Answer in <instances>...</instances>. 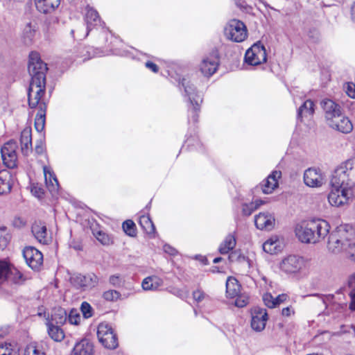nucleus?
<instances>
[{
  "label": "nucleus",
  "instance_id": "nucleus-1",
  "mask_svg": "<svg viewBox=\"0 0 355 355\" xmlns=\"http://www.w3.org/2000/svg\"><path fill=\"white\" fill-rule=\"evenodd\" d=\"M46 64L40 58V54L32 51L29 54L28 70L31 80L28 91V104L31 108L40 105V110L35 119V127L38 132L44 128L45 104H40V99L44 94L46 85Z\"/></svg>",
  "mask_w": 355,
  "mask_h": 355
},
{
  "label": "nucleus",
  "instance_id": "nucleus-2",
  "mask_svg": "<svg viewBox=\"0 0 355 355\" xmlns=\"http://www.w3.org/2000/svg\"><path fill=\"white\" fill-rule=\"evenodd\" d=\"M329 227L326 220L314 219L298 224L295 232L302 243H316L328 234Z\"/></svg>",
  "mask_w": 355,
  "mask_h": 355
},
{
  "label": "nucleus",
  "instance_id": "nucleus-3",
  "mask_svg": "<svg viewBox=\"0 0 355 355\" xmlns=\"http://www.w3.org/2000/svg\"><path fill=\"white\" fill-rule=\"evenodd\" d=\"M333 183L336 185L355 187V157L341 163L334 171Z\"/></svg>",
  "mask_w": 355,
  "mask_h": 355
},
{
  "label": "nucleus",
  "instance_id": "nucleus-4",
  "mask_svg": "<svg viewBox=\"0 0 355 355\" xmlns=\"http://www.w3.org/2000/svg\"><path fill=\"white\" fill-rule=\"evenodd\" d=\"M179 85H181L184 91V97L188 101L191 106H193V121L197 120L196 110H200V103L202 102V94L196 91L194 85L187 78L179 77L177 80Z\"/></svg>",
  "mask_w": 355,
  "mask_h": 355
},
{
  "label": "nucleus",
  "instance_id": "nucleus-5",
  "mask_svg": "<svg viewBox=\"0 0 355 355\" xmlns=\"http://www.w3.org/2000/svg\"><path fill=\"white\" fill-rule=\"evenodd\" d=\"M331 191L328 195V201L331 206L340 207L348 202L352 196V187L347 185H336L333 183V177L330 180Z\"/></svg>",
  "mask_w": 355,
  "mask_h": 355
},
{
  "label": "nucleus",
  "instance_id": "nucleus-6",
  "mask_svg": "<svg viewBox=\"0 0 355 355\" xmlns=\"http://www.w3.org/2000/svg\"><path fill=\"white\" fill-rule=\"evenodd\" d=\"M225 37L234 42H241L248 37V30L245 24L236 19L230 20L225 26Z\"/></svg>",
  "mask_w": 355,
  "mask_h": 355
},
{
  "label": "nucleus",
  "instance_id": "nucleus-7",
  "mask_svg": "<svg viewBox=\"0 0 355 355\" xmlns=\"http://www.w3.org/2000/svg\"><path fill=\"white\" fill-rule=\"evenodd\" d=\"M306 265V261L303 257L289 254L282 259L279 264V268L281 271L287 275H295L305 269Z\"/></svg>",
  "mask_w": 355,
  "mask_h": 355
},
{
  "label": "nucleus",
  "instance_id": "nucleus-8",
  "mask_svg": "<svg viewBox=\"0 0 355 355\" xmlns=\"http://www.w3.org/2000/svg\"><path fill=\"white\" fill-rule=\"evenodd\" d=\"M345 234L346 231L343 227H339L336 231L332 232L328 239V250L334 254L341 252H346L347 243L350 242V240L346 238Z\"/></svg>",
  "mask_w": 355,
  "mask_h": 355
},
{
  "label": "nucleus",
  "instance_id": "nucleus-9",
  "mask_svg": "<svg viewBox=\"0 0 355 355\" xmlns=\"http://www.w3.org/2000/svg\"><path fill=\"white\" fill-rule=\"evenodd\" d=\"M244 60L248 64L252 66H257L266 62L267 54L265 46L261 42L254 43L246 51Z\"/></svg>",
  "mask_w": 355,
  "mask_h": 355
},
{
  "label": "nucleus",
  "instance_id": "nucleus-10",
  "mask_svg": "<svg viewBox=\"0 0 355 355\" xmlns=\"http://www.w3.org/2000/svg\"><path fill=\"white\" fill-rule=\"evenodd\" d=\"M97 336L102 345L108 349H115L118 346L117 338L109 324L101 323L97 329Z\"/></svg>",
  "mask_w": 355,
  "mask_h": 355
},
{
  "label": "nucleus",
  "instance_id": "nucleus-11",
  "mask_svg": "<svg viewBox=\"0 0 355 355\" xmlns=\"http://www.w3.org/2000/svg\"><path fill=\"white\" fill-rule=\"evenodd\" d=\"M98 277L93 273L86 275L78 274L71 278V284L78 289L83 291H89L96 287L98 284Z\"/></svg>",
  "mask_w": 355,
  "mask_h": 355
},
{
  "label": "nucleus",
  "instance_id": "nucleus-12",
  "mask_svg": "<svg viewBox=\"0 0 355 355\" xmlns=\"http://www.w3.org/2000/svg\"><path fill=\"white\" fill-rule=\"evenodd\" d=\"M17 148L15 141H9L1 149L3 162L9 168H14L17 165Z\"/></svg>",
  "mask_w": 355,
  "mask_h": 355
},
{
  "label": "nucleus",
  "instance_id": "nucleus-13",
  "mask_svg": "<svg viewBox=\"0 0 355 355\" xmlns=\"http://www.w3.org/2000/svg\"><path fill=\"white\" fill-rule=\"evenodd\" d=\"M23 257L27 265L33 270H39L43 263L42 252L34 247H26L23 250Z\"/></svg>",
  "mask_w": 355,
  "mask_h": 355
},
{
  "label": "nucleus",
  "instance_id": "nucleus-14",
  "mask_svg": "<svg viewBox=\"0 0 355 355\" xmlns=\"http://www.w3.org/2000/svg\"><path fill=\"white\" fill-rule=\"evenodd\" d=\"M304 182L309 187H320L325 182V177L320 168H309L304 173Z\"/></svg>",
  "mask_w": 355,
  "mask_h": 355
},
{
  "label": "nucleus",
  "instance_id": "nucleus-15",
  "mask_svg": "<svg viewBox=\"0 0 355 355\" xmlns=\"http://www.w3.org/2000/svg\"><path fill=\"white\" fill-rule=\"evenodd\" d=\"M219 65V57L216 51H213L202 60L200 69L202 73L207 77L212 76Z\"/></svg>",
  "mask_w": 355,
  "mask_h": 355
},
{
  "label": "nucleus",
  "instance_id": "nucleus-16",
  "mask_svg": "<svg viewBox=\"0 0 355 355\" xmlns=\"http://www.w3.org/2000/svg\"><path fill=\"white\" fill-rule=\"evenodd\" d=\"M321 106L324 112L327 123L334 122V119L342 114L340 105L331 99L325 98L322 101Z\"/></svg>",
  "mask_w": 355,
  "mask_h": 355
},
{
  "label": "nucleus",
  "instance_id": "nucleus-17",
  "mask_svg": "<svg viewBox=\"0 0 355 355\" xmlns=\"http://www.w3.org/2000/svg\"><path fill=\"white\" fill-rule=\"evenodd\" d=\"M257 228L261 230H272L275 227V218L272 214L268 211L260 212L254 217Z\"/></svg>",
  "mask_w": 355,
  "mask_h": 355
},
{
  "label": "nucleus",
  "instance_id": "nucleus-18",
  "mask_svg": "<svg viewBox=\"0 0 355 355\" xmlns=\"http://www.w3.org/2000/svg\"><path fill=\"white\" fill-rule=\"evenodd\" d=\"M268 313L266 309L255 308L252 312L251 327L256 331H261L265 329Z\"/></svg>",
  "mask_w": 355,
  "mask_h": 355
},
{
  "label": "nucleus",
  "instance_id": "nucleus-19",
  "mask_svg": "<svg viewBox=\"0 0 355 355\" xmlns=\"http://www.w3.org/2000/svg\"><path fill=\"white\" fill-rule=\"evenodd\" d=\"M282 177L280 171H273L265 180L260 184L261 191L265 194H270L279 186V180Z\"/></svg>",
  "mask_w": 355,
  "mask_h": 355
},
{
  "label": "nucleus",
  "instance_id": "nucleus-20",
  "mask_svg": "<svg viewBox=\"0 0 355 355\" xmlns=\"http://www.w3.org/2000/svg\"><path fill=\"white\" fill-rule=\"evenodd\" d=\"M328 125L342 133L347 134L353 130V124L348 117L343 113L334 119V122H329Z\"/></svg>",
  "mask_w": 355,
  "mask_h": 355
},
{
  "label": "nucleus",
  "instance_id": "nucleus-21",
  "mask_svg": "<svg viewBox=\"0 0 355 355\" xmlns=\"http://www.w3.org/2000/svg\"><path fill=\"white\" fill-rule=\"evenodd\" d=\"M31 232L37 241L40 243L47 244L51 240L46 226L42 221H35L32 225Z\"/></svg>",
  "mask_w": 355,
  "mask_h": 355
},
{
  "label": "nucleus",
  "instance_id": "nucleus-22",
  "mask_svg": "<svg viewBox=\"0 0 355 355\" xmlns=\"http://www.w3.org/2000/svg\"><path fill=\"white\" fill-rule=\"evenodd\" d=\"M85 21L87 23V33L84 37H87L92 27L102 26L104 23L101 21L98 12L92 7L87 6L86 8Z\"/></svg>",
  "mask_w": 355,
  "mask_h": 355
},
{
  "label": "nucleus",
  "instance_id": "nucleus-23",
  "mask_svg": "<svg viewBox=\"0 0 355 355\" xmlns=\"http://www.w3.org/2000/svg\"><path fill=\"white\" fill-rule=\"evenodd\" d=\"M43 170L45 182L48 189L52 193V195L56 194L58 192L60 186L55 175L48 166H44Z\"/></svg>",
  "mask_w": 355,
  "mask_h": 355
},
{
  "label": "nucleus",
  "instance_id": "nucleus-24",
  "mask_svg": "<svg viewBox=\"0 0 355 355\" xmlns=\"http://www.w3.org/2000/svg\"><path fill=\"white\" fill-rule=\"evenodd\" d=\"M37 10L42 13L53 12L60 4V0H34Z\"/></svg>",
  "mask_w": 355,
  "mask_h": 355
},
{
  "label": "nucleus",
  "instance_id": "nucleus-25",
  "mask_svg": "<svg viewBox=\"0 0 355 355\" xmlns=\"http://www.w3.org/2000/svg\"><path fill=\"white\" fill-rule=\"evenodd\" d=\"M93 352L92 343L87 339H83L75 345L71 355H92Z\"/></svg>",
  "mask_w": 355,
  "mask_h": 355
},
{
  "label": "nucleus",
  "instance_id": "nucleus-26",
  "mask_svg": "<svg viewBox=\"0 0 355 355\" xmlns=\"http://www.w3.org/2000/svg\"><path fill=\"white\" fill-rule=\"evenodd\" d=\"M21 150L23 155H28L32 152L31 129L25 128L22 130L20 137Z\"/></svg>",
  "mask_w": 355,
  "mask_h": 355
},
{
  "label": "nucleus",
  "instance_id": "nucleus-27",
  "mask_svg": "<svg viewBox=\"0 0 355 355\" xmlns=\"http://www.w3.org/2000/svg\"><path fill=\"white\" fill-rule=\"evenodd\" d=\"M67 320V311L61 308H55L52 311L51 318H47L46 323H52L53 324L62 325Z\"/></svg>",
  "mask_w": 355,
  "mask_h": 355
},
{
  "label": "nucleus",
  "instance_id": "nucleus-28",
  "mask_svg": "<svg viewBox=\"0 0 355 355\" xmlns=\"http://www.w3.org/2000/svg\"><path fill=\"white\" fill-rule=\"evenodd\" d=\"M236 244L235 233L228 234L219 245L218 251L221 254H228L234 250Z\"/></svg>",
  "mask_w": 355,
  "mask_h": 355
},
{
  "label": "nucleus",
  "instance_id": "nucleus-29",
  "mask_svg": "<svg viewBox=\"0 0 355 355\" xmlns=\"http://www.w3.org/2000/svg\"><path fill=\"white\" fill-rule=\"evenodd\" d=\"M163 283L162 278L156 275H152L144 279L141 286L144 291H156L163 285Z\"/></svg>",
  "mask_w": 355,
  "mask_h": 355
},
{
  "label": "nucleus",
  "instance_id": "nucleus-30",
  "mask_svg": "<svg viewBox=\"0 0 355 355\" xmlns=\"http://www.w3.org/2000/svg\"><path fill=\"white\" fill-rule=\"evenodd\" d=\"M241 285L236 279L232 277L227 278L226 281V294L230 298H234L240 293Z\"/></svg>",
  "mask_w": 355,
  "mask_h": 355
},
{
  "label": "nucleus",
  "instance_id": "nucleus-31",
  "mask_svg": "<svg viewBox=\"0 0 355 355\" xmlns=\"http://www.w3.org/2000/svg\"><path fill=\"white\" fill-rule=\"evenodd\" d=\"M314 113V103L311 100H306L304 103L299 107L297 110V119H300L301 121L304 118H310Z\"/></svg>",
  "mask_w": 355,
  "mask_h": 355
},
{
  "label": "nucleus",
  "instance_id": "nucleus-32",
  "mask_svg": "<svg viewBox=\"0 0 355 355\" xmlns=\"http://www.w3.org/2000/svg\"><path fill=\"white\" fill-rule=\"evenodd\" d=\"M47 332L50 338L55 342H61L64 338V333L61 325L46 323Z\"/></svg>",
  "mask_w": 355,
  "mask_h": 355
},
{
  "label": "nucleus",
  "instance_id": "nucleus-33",
  "mask_svg": "<svg viewBox=\"0 0 355 355\" xmlns=\"http://www.w3.org/2000/svg\"><path fill=\"white\" fill-rule=\"evenodd\" d=\"M139 223L143 230L148 235L155 236V227L148 215L143 214L139 218Z\"/></svg>",
  "mask_w": 355,
  "mask_h": 355
},
{
  "label": "nucleus",
  "instance_id": "nucleus-34",
  "mask_svg": "<svg viewBox=\"0 0 355 355\" xmlns=\"http://www.w3.org/2000/svg\"><path fill=\"white\" fill-rule=\"evenodd\" d=\"M263 250L271 254L277 253L279 250V239L276 236L268 239L263 243Z\"/></svg>",
  "mask_w": 355,
  "mask_h": 355
},
{
  "label": "nucleus",
  "instance_id": "nucleus-35",
  "mask_svg": "<svg viewBox=\"0 0 355 355\" xmlns=\"http://www.w3.org/2000/svg\"><path fill=\"white\" fill-rule=\"evenodd\" d=\"M0 355H20L17 345L10 343H0Z\"/></svg>",
  "mask_w": 355,
  "mask_h": 355
},
{
  "label": "nucleus",
  "instance_id": "nucleus-36",
  "mask_svg": "<svg viewBox=\"0 0 355 355\" xmlns=\"http://www.w3.org/2000/svg\"><path fill=\"white\" fill-rule=\"evenodd\" d=\"M10 176L6 173H0V194L6 193L10 191L12 184Z\"/></svg>",
  "mask_w": 355,
  "mask_h": 355
},
{
  "label": "nucleus",
  "instance_id": "nucleus-37",
  "mask_svg": "<svg viewBox=\"0 0 355 355\" xmlns=\"http://www.w3.org/2000/svg\"><path fill=\"white\" fill-rule=\"evenodd\" d=\"M37 28V27L35 22L27 23L23 30V35L24 38L28 42H31L35 35Z\"/></svg>",
  "mask_w": 355,
  "mask_h": 355
},
{
  "label": "nucleus",
  "instance_id": "nucleus-38",
  "mask_svg": "<svg viewBox=\"0 0 355 355\" xmlns=\"http://www.w3.org/2000/svg\"><path fill=\"white\" fill-rule=\"evenodd\" d=\"M193 298L198 304L203 302L208 303L211 301V297L201 289H197L193 292Z\"/></svg>",
  "mask_w": 355,
  "mask_h": 355
},
{
  "label": "nucleus",
  "instance_id": "nucleus-39",
  "mask_svg": "<svg viewBox=\"0 0 355 355\" xmlns=\"http://www.w3.org/2000/svg\"><path fill=\"white\" fill-rule=\"evenodd\" d=\"M122 227L125 233L130 236H135L137 234L136 227L134 222L127 220L123 223Z\"/></svg>",
  "mask_w": 355,
  "mask_h": 355
},
{
  "label": "nucleus",
  "instance_id": "nucleus-40",
  "mask_svg": "<svg viewBox=\"0 0 355 355\" xmlns=\"http://www.w3.org/2000/svg\"><path fill=\"white\" fill-rule=\"evenodd\" d=\"M93 234L103 245H110L112 242L111 237L102 230L94 231Z\"/></svg>",
  "mask_w": 355,
  "mask_h": 355
},
{
  "label": "nucleus",
  "instance_id": "nucleus-41",
  "mask_svg": "<svg viewBox=\"0 0 355 355\" xmlns=\"http://www.w3.org/2000/svg\"><path fill=\"white\" fill-rule=\"evenodd\" d=\"M9 270V264L5 261H0V284L3 283L8 278Z\"/></svg>",
  "mask_w": 355,
  "mask_h": 355
},
{
  "label": "nucleus",
  "instance_id": "nucleus-42",
  "mask_svg": "<svg viewBox=\"0 0 355 355\" xmlns=\"http://www.w3.org/2000/svg\"><path fill=\"white\" fill-rule=\"evenodd\" d=\"M8 278L12 279L15 284H19L23 278L22 273L16 268H10L8 272Z\"/></svg>",
  "mask_w": 355,
  "mask_h": 355
},
{
  "label": "nucleus",
  "instance_id": "nucleus-43",
  "mask_svg": "<svg viewBox=\"0 0 355 355\" xmlns=\"http://www.w3.org/2000/svg\"><path fill=\"white\" fill-rule=\"evenodd\" d=\"M67 320L71 324H78L80 320V315L78 310L71 309L67 315Z\"/></svg>",
  "mask_w": 355,
  "mask_h": 355
},
{
  "label": "nucleus",
  "instance_id": "nucleus-44",
  "mask_svg": "<svg viewBox=\"0 0 355 355\" xmlns=\"http://www.w3.org/2000/svg\"><path fill=\"white\" fill-rule=\"evenodd\" d=\"M80 311L85 318H91L93 315V309L91 306V305L87 302H83L81 304Z\"/></svg>",
  "mask_w": 355,
  "mask_h": 355
},
{
  "label": "nucleus",
  "instance_id": "nucleus-45",
  "mask_svg": "<svg viewBox=\"0 0 355 355\" xmlns=\"http://www.w3.org/2000/svg\"><path fill=\"white\" fill-rule=\"evenodd\" d=\"M109 283L114 287H121L124 283V279L121 275L115 274L109 277Z\"/></svg>",
  "mask_w": 355,
  "mask_h": 355
},
{
  "label": "nucleus",
  "instance_id": "nucleus-46",
  "mask_svg": "<svg viewBox=\"0 0 355 355\" xmlns=\"http://www.w3.org/2000/svg\"><path fill=\"white\" fill-rule=\"evenodd\" d=\"M121 296L119 292L115 290H109L103 293V297L107 301L117 300Z\"/></svg>",
  "mask_w": 355,
  "mask_h": 355
},
{
  "label": "nucleus",
  "instance_id": "nucleus-47",
  "mask_svg": "<svg viewBox=\"0 0 355 355\" xmlns=\"http://www.w3.org/2000/svg\"><path fill=\"white\" fill-rule=\"evenodd\" d=\"M263 301L264 304L270 309L276 307L275 297L269 293H266L263 295Z\"/></svg>",
  "mask_w": 355,
  "mask_h": 355
},
{
  "label": "nucleus",
  "instance_id": "nucleus-48",
  "mask_svg": "<svg viewBox=\"0 0 355 355\" xmlns=\"http://www.w3.org/2000/svg\"><path fill=\"white\" fill-rule=\"evenodd\" d=\"M345 254L351 261L355 262V242L350 240V242L347 243Z\"/></svg>",
  "mask_w": 355,
  "mask_h": 355
},
{
  "label": "nucleus",
  "instance_id": "nucleus-49",
  "mask_svg": "<svg viewBox=\"0 0 355 355\" xmlns=\"http://www.w3.org/2000/svg\"><path fill=\"white\" fill-rule=\"evenodd\" d=\"M24 355H44L34 344H30L25 349Z\"/></svg>",
  "mask_w": 355,
  "mask_h": 355
},
{
  "label": "nucleus",
  "instance_id": "nucleus-50",
  "mask_svg": "<svg viewBox=\"0 0 355 355\" xmlns=\"http://www.w3.org/2000/svg\"><path fill=\"white\" fill-rule=\"evenodd\" d=\"M248 303V298L244 295H238L237 297H236L235 300V306L237 307H244Z\"/></svg>",
  "mask_w": 355,
  "mask_h": 355
},
{
  "label": "nucleus",
  "instance_id": "nucleus-51",
  "mask_svg": "<svg viewBox=\"0 0 355 355\" xmlns=\"http://www.w3.org/2000/svg\"><path fill=\"white\" fill-rule=\"evenodd\" d=\"M347 94L352 98H355V84L347 83L344 87Z\"/></svg>",
  "mask_w": 355,
  "mask_h": 355
},
{
  "label": "nucleus",
  "instance_id": "nucleus-52",
  "mask_svg": "<svg viewBox=\"0 0 355 355\" xmlns=\"http://www.w3.org/2000/svg\"><path fill=\"white\" fill-rule=\"evenodd\" d=\"M254 209V207L252 204H245L243 205L242 212L245 216H250L252 214Z\"/></svg>",
  "mask_w": 355,
  "mask_h": 355
},
{
  "label": "nucleus",
  "instance_id": "nucleus-53",
  "mask_svg": "<svg viewBox=\"0 0 355 355\" xmlns=\"http://www.w3.org/2000/svg\"><path fill=\"white\" fill-rule=\"evenodd\" d=\"M163 250L165 253H167L171 256H175L178 254L177 250L168 244L164 245Z\"/></svg>",
  "mask_w": 355,
  "mask_h": 355
},
{
  "label": "nucleus",
  "instance_id": "nucleus-54",
  "mask_svg": "<svg viewBox=\"0 0 355 355\" xmlns=\"http://www.w3.org/2000/svg\"><path fill=\"white\" fill-rule=\"evenodd\" d=\"M295 313L294 309L293 306H289L285 308H283L282 310V315L285 317H290Z\"/></svg>",
  "mask_w": 355,
  "mask_h": 355
},
{
  "label": "nucleus",
  "instance_id": "nucleus-55",
  "mask_svg": "<svg viewBox=\"0 0 355 355\" xmlns=\"http://www.w3.org/2000/svg\"><path fill=\"white\" fill-rule=\"evenodd\" d=\"M7 238L3 235V232L0 230V250L4 249L8 244Z\"/></svg>",
  "mask_w": 355,
  "mask_h": 355
},
{
  "label": "nucleus",
  "instance_id": "nucleus-56",
  "mask_svg": "<svg viewBox=\"0 0 355 355\" xmlns=\"http://www.w3.org/2000/svg\"><path fill=\"white\" fill-rule=\"evenodd\" d=\"M145 66L146 68H148V69H150V71H152L154 73H157L159 70L158 66L156 64H155L150 61H147L145 63Z\"/></svg>",
  "mask_w": 355,
  "mask_h": 355
},
{
  "label": "nucleus",
  "instance_id": "nucleus-57",
  "mask_svg": "<svg viewBox=\"0 0 355 355\" xmlns=\"http://www.w3.org/2000/svg\"><path fill=\"white\" fill-rule=\"evenodd\" d=\"M44 150V146L42 141H37L35 147V151L37 154H42Z\"/></svg>",
  "mask_w": 355,
  "mask_h": 355
},
{
  "label": "nucleus",
  "instance_id": "nucleus-58",
  "mask_svg": "<svg viewBox=\"0 0 355 355\" xmlns=\"http://www.w3.org/2000/svg\"><path fill=\"white\" fill-rule=\"evenodd\" d=\"M349 297L351 299V302L349 304V308L352 310L355 311V288L352 289L349 293Z\"/></svg>",
  "mask_w": 355,
  "mask_h": 355
},
{
  "label": "nucleus",
  "instance_id": "nucleus-59",
  "mask_svg": "<svg viewBox=\"0 0 355 355\" xmlns=\"http://www.w3.org/2000/svg\"><path fill=\"white\" fill-rule=\"evenodd\" d=\"M287 298L288 295L286 294L279 295L277 297H275L276 306L279 305L281 303L285 302L287 300Z\"/></svg>",
  "mask_w": 355,
  "mask_h": 355
},
{
  "label": "nucleus",
  "instance_id": "nucleus-60",
  "mask_svg": "<svg viewBox=\"0 0 355 355\" xmlns=\"http://www.w3.org/2000/svg\"><path fill=\"white\" fill-rule=\"evenodd\" d=\"M80 49H81L82 53H84L85 52L86 53H88V55L83 54V55L80 56L81 58H83V60L85 61V60L89 59L90 58L89 51L88 49H87L85 47H81Z\"/></svg>",
  "mask_w": 355,
  "mask_h": 355
},
{
  "label": "nucleus",
  "instance_id": "nucleus-61",
  "mask_svg": "<svg viewBox=\"0 0 355 355\" xmlns=\"http://www.w3.org/2000/svg\"><path fill=\"white\" fill-rule=\"evenodd\" d=\"M192 110H193V106H191V107H189V121H191V119H190V117H191V119H192V121H193L194 123H196V122H197V121H198V119H197L196 121H193V112H192ZM198 111H199V110H196V114H198ZM198 115H197V118H198Z\"/></svg>",
  "mask_w": 355,
  "mask_h": 355
},
{
  "label": "nucleus",
  "instance_id": "nucleus-62",
  "mask_svg": "<svg viewBox=\"0 0 355 355\" xmlns=\"http://www.w3.org/2000/svg\"><path fill=\"white\" fill-rule=\"evenodd\" d=\"M351 17L354 22H355V1L351 8Z\"/></svg>",
  "mask_w": 355,
  "mask_h": 355
},
{
  "label": "nucleus",
  "instance_id": "nucleus-63",
  "mask_svg": "<svg viewBox=\"0 0 355 355\" xmlns=\"http://www.w3.org/2000/svg\"><path fill=\"white\" fill-rule=\"evenodd\" d=\"M71 246L76 250H82V247L80 244H77V245H72V244H71Z\"/></svg>",
  "mask_w": 355,
  "mask_h": 355
},
{
  "label": "nucleus",
  "instance_id": "nucleus-64",
  "mask_svg": "<svg viewBox=\"0 0 355 355\" xmlns=\"http://www.w3.org/2000/svg\"><path fill=\"white\" fill-rule=\"evenodd\" d=\"M236 255L235 252H231V254L229 255V259L230 261H232L234 259V257Z\"/></svg>",
  "mask_w": 355,
  "mask_h": 355
}]
</instances>
